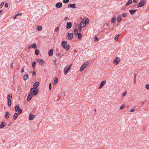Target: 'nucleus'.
<instances>
[{
  "label": "nucleus",
  "mask_w": 149,
  "mask_h": 149,
  "mask_svg": "<svg viewBox=\"0 0 149 149\" xmlns=\"http://www.w3.org/2000/svg\"><path fill=\"white\" fill-rule=\"evenodd\" d=\"M13 63H12L11 64V69L13 68Z\"/></svg>",
  "instance_id": "nucleus-60"
},
{
  "label": "nucleus",
  "mask_w": 149,
  "mask_h": 149,
  "mask_svg": "<svg viewBox=\"0 0 149 149\" xmlns=\"http://www.w3.org/2000/svg\"><path fill=\"white\" fill-rule=\"evenodd\" d=\"M6 123L4 122H1L0 125V127L1 128H3L4 127V125Z\"/></svg>",
  "instance_id": "nucleus-22"
},
{
  "label": "nucleus",
  "mask_w": 149,
  "mask_h": 149,
  "mask_svg": "<svg viewBox=\"0 0 149 149\" xmlns=\"http://www.w3.org/2000/svg\"><path fill=\"white\" fill-rule=\"evenodd\" d=\"M72 65V64H71L70 66H67L64 68V73L65 75L70 70Z\"/></svg>",
  "instance_id": "nucleus-2"
},
{
  "label": "nucleus",
  "mask_w": 149,
  "mask_h": 149,
  "mask_svg": "<svg viewBox=\"0 0 149 149\" xmlns=\"http://www.w3.org/2000/svg\"><path fill=\"white\" fill-rule=\"evenodd\" d=\"M11 100H8V104L9 107H10L11 106Z\"/></svg>",
  "instance_id": "nucleus-37"
},
{
  "label": "nucleus",
  "mask_w": 149,
  "mask_h": 149,
  "mask_svg": "<svg viewBox=\"0 0 149 149\" xmlns=\"http://www.w3.org/2000/svg\"><path fill=\"white\" fill-rule=\"evenodd\" d=\"M39 63L40 65H43L44 64V61L42 59H41L39 61Z\"/></svg>",
  "instance_id": "nucleus-28"
},
{
  "label": "nucleus",
  "mask_w": 149,
  "mask_h": 149,
  "mask_svg": "<svg viewBox=\"0 0 149 149\" xmlns=\"http://www.w3.org/2000/svg\"><path fill=\"white\" fill-rule=\"evenodd\" d=\"M120 61V59L118 57H116L113 61V63L116 65L119 64Z\"/></svg>",
  "instance_id": "nucleus-3"
},
{
  "label": "nucleus",
  "mask_w": 149,
  "mask_h": 149,
  "mask_svg": "<svg viewBox=\"0 0 149 149\" xmlns=\"http://www.w3.org/2000/svg\"><path fill=\"white\" fill-rule=\"evenodd\" d=\"M8 3H6L5 4V6L6 8H7L8 7Z\"/></svg>",
  "instance_id": "nucleus-55"
},
{
  "label": "nucleus",
  "mask_w": 149,
  "mask_h": 149,
  "mask_svg": "<svg viewBox=\"0 0 149 149\" xmlns=\"http://www.w3.org/2000/svg\"><path fill=\"white\" fill-rule=\"evenodd\" d=\"M81 26H79L78 28V30L79 32H81Z\"/></svg>",
  "instance_id": "nucleus-48"
},
{
  "label": "nucleus",
  "mask_w": 149,
  "mask_h": 149,
  "mask_svg": "<svg viewBox=\"0 0 149 149\" xmlns=\"http://www.w3.org/2000/svg\"><path fill=\"white\" fill-rule=\"evenodd\" d=\"M4 4V2H3L1 3L0 5V8H1L3 6Z\"/></svg>",
  "instance_id": "nucleus-42"
},
{
  "label": "nucleus",
  "mask_w": 149,
  "mask_h": 149,
  "mask_svg": "<svg viewBox=\"0 0 149 149\" xmlns=\"http://www.w3.org/2000/svg\"><path fill=\"white\" fill-rule=\"evenodd\" d=\"M32 75L33 76H35L36 75V72L35 70H33L32 73Z\"/></svg>",
  "instance_id": "nucleus-47"
},
{
  "label": "nucleus",
  "mask_w": 149,
  "mask_h": 149,
  "mask_svg": "<svg viewBox=\"0 0 149 149\" xmlns=\"http://www.w3.org/2000/svg\"><path fill=\"white\" fill-rule=\"evenodd\" d=\"M39 83L38 81L35 82L33 86V88L34 89L37 88V87L39 86Z\"/></svg>",
  "instance_id": "nucleus-10"
},
{
  "label": "nucleus",
  "mask_w": 149,
  "mask_h": 149,
  "mask_svg": "<svg viewBox=\"0 0 149 149\" xmlns=\"http://www.w3.org/2000/svg\"><path fill=\"white\" fill-rule=\"evenodd\" d=\"M36 62L35 61L33 62L32 63V66L33 67V69H35V67L36 65Z\"/></svg>",
  "instance_id": "nucleus-35"
},
{
  "label": "nucleus",
  "mask_w": 149,
  "mask_h": 149,
  "mask_svg": "<svg viewBox=\"0 0 149 149\" xmlns=\"http://www.w3.org/2000/svg\"><path fill=\"white\" fill-rule=\"evenodd\" d=\"M106 81L105 80H104L102 81L100 84V86L99 87V89H101L106 84Z\"/></svg>",
  "instance_id": "nucleus-8"
},
{
  "label": "nucleus",
  "mask_w": 149,
  "mask_h": 149,
  "mask_svg": "<svg viewBox=\"0 0 149 149\" xmlns=\"http://www.w3.org/2000/svg\"><path fill=\"white\" fill-rule=\"evenodd\" d=\"M34 116L35 115H32L31 113H30L29 118V120H32Z\"/></svg>",
  "instance_id": "nucleus-17"
},
{
  "label": "nucleus",
  "mask_w": 149,
  "mask_h": 149,
  "mask_svg": "<svg viewBox=\"0 0 149 149\" xmlns=\"http://www.w3.org/2000/svg\"><path fill=\"white\" fill-rule=\"evenodd\" d=\"M125 107V104H123L120 107V109H123V108H124Z\"/></svg>",
  "instance_id": "nucleus-46"
},
{
  "label": "nucleus",
  "mask_w": 149,
  "mask_h": 149,
  "mask_svg": "<svg viewBox=\"0 0 149 149\" xmlns=\"http://www.w3.org/2000/svg\"><path fill=\"white\" fill-rule=\"evenodd\" d=\"M126 95V92H125L124 93H123L122 94V96L123 97H124Z\"/></svg>",
  "instance_id": "nucleus-50"
},
{
  "label": "nucleus",
  "mask_w": 149,
  "mask_h": 149,
  "mask_svg": "<svg viewBox=\"0 0 149 149\" xmlns=\"http://www.w3.org/2000/svg\"><path fill=\"white\" fill-rule=\"evenodd\" d=\"M94 40L95 41H97L98 40V39L97 37L96 36H95L94 37Z\"/></svg>",
  "instance_id": "nucleus-39"
},
{
  "label": "nucleus",
  "mask_w": 149,
  "mask_h": 149,
  "mask_svg": "<svg viewBox=\"0 0 149 149\" xmlns=\"http://www.w3.org/2000/svg\"><path fill=\"white\" fill-rule=\"evenodd\" d=\"M86 24L84 22V20H82L80 24V26H81L82 27H84L86 26Z\"/></svg>",
  "instance_id": "nucleus-12"
},
{
  "label": "nucleus",
  "mask_w": 149,
  "mask_h": 149,
  "mask_svg": "<svg viewBox=\"0 0 149 149\" xmlns=\"http://www.w3.org/2000/svg\"><path fill=\"white\" fill-rule=\"evenodd\" d=\"M67 42L65 41H63L62 42V47H65V46L67 44Z\"/></svg>",
  "instance_id": "nucleus-23"
},
{
  "label": "nucleus",
  "mask_w": 149,
  "mask_h": 149,
  "mask_svg": "<svg viewBox=\"0 0 149 149\" xmlns=\"http://www.w3.org/2000/svg\"><path fill=\"white\" fill-rule=\"evenodd\" d=\"M20 15V14H18L17 15H16L15 16H14L13 17V19H16V17H17V16H18V15Z\"/></svg>",
  "instance_id": "nucleus-45"
},
{
  "label": "nucleus",
  "mask_w": 149,
  "mask_h": 149,
  "mask_svg": "<svg viewBox=\"0 0 149 149\" xmlns=\"http://www.w3.org/2000/svg\"><path fill=\"white\" fill-rule=\"evenodd\" d=\"M78 33V29L76 27H75L74 31V35L76 36Z\"/></svg>",
  "instance_id": "nucleus-16"
},
{
  "label": "nucleus",
  "mask_w": 149,
  "mask_h": 149,
  "mask_svg": "<svg viewBox=\"0 0 149 149\" xmlns=\"http://www.w3.org/2000/svg\"><path fill=\"white\" fill-rule=\"evenodd\" d=\"M63 5V4L61 2H58L55 5V6L58 8H61Z\"/></svg>",
  "instance_id": "nucleus-9"
},
{
  "label": "nucleus",
  "mask_w": 149,
  "mask_h": 149,
  "mask_svg": "<svg viewBox=\"0 0 149 149\" xmlns=\"http://www.w3.org/2000/svg\"><path fill=\"white\" fill-rule=\"evenodd\" d=\"M84 22L86 24L88 23L89 22V19L88 18H86L85 19V20L84 21Z\"/></svg>",
  "instance_id": "nucleus-34"
},
{
  "label": "nucleus",
  "mask_w": 149,
  "mask_h": 149,
  "mask_svg": "<svg viewBox=\"0 0 149 149\" xmlns=\"http://www.w3.org/2000/svg\"><path fill=\"white\" fill-rule=\"evenodd\" d=\"M57 61V59L56 58L54 59L53 61L54 64L56 66L57 65V64L56 63V62Z\"/></svg>",
  "instance_id": "nucleus-38"
},
{
  "label": "nucleus",
  "mask_w": 149,
  "mask_h": 149,
  "mask_svg": "<svg viewBox=\"0 0 149 149\" xmlns=\"http://www.w3.org/2000/svg\"><path fill=\"white\" fill-rule=\"evenodd\" d=\"M72 26V23L71 22H67V23L66 29L67 30L70 29L71 28Z\"/></svg>",
  "instance_id": "nucleus-6"
},
{
  "label": "nucleus",
  "mask_w": 149,
  "mask_h": 149,
  "mask_svg": "<svg viewBox=\"0 0 149 149\" xmlns=\"http://www.w3.org/2000/svg\"><path fill=\"white\" fill-rule=\"evenodd\" d=\"M88 62H85L81 66H82L84 69L85 68H86L88 65Z\"/></svg>",
  "instance_id": "nucleus-19"
},
{
  "label": "nucleus",
  "mask_w": 149,
  "mask_h": 149,
  "mask_svg": "<svg viewBox=\"0 0 149 149\" xmlns=\"http://www.w3.org/2000/svg\"><path fill=\"white\" fill-rule=\"evenodd\" d=\"M127 6H124V7H123L122 8L121 10H124L126 8Z\"/></svg>",
  "instance_id": "nucleus-54"
},
{
  "label": "nucleus",
  "mask_w": 149,
  "mask_h": 149,
  "mask_svg": "<svg viewBox=\"0 0 149 149\" xmlns=\"http://www.w3.org/2000/svg\"><path fill=\"white\" fill-rule=\"evenodd\" d=\"M69 1V0H63V3H66Z\"/></svg>",
  "instance_id": "nucleus-44"
},
{
  "label": "nucleus",
  "mask_w": 149,
  "mask_h": 149,
  "mask_svg": "<svg viewBox=\"0 0 149 149\" xmlns=\"http://www.w3.org/2000/svg\"><path fill=\"white\" fill-rule=\"evenodd\" d=\"M33 96V95L31 93H29L28 95L27 98V100L28 101H29Z\"/></svg>",
  "instance_id": "nucleus-11"
},
{
  "label": "nucleus",
  "mask_w": 149,
  "mask_h": 149,
  "mask_svg": "<svg viewBox=\"0 0 149 149\" xmlns=\"http://www.w3.org/2000/svg\"><path fill=\"white\" fill-rule=\"evenodd\" d=\"M53 49H50L48 52V54L50 56H52L53 55Z\"/></svg>",
  "instance_id": "nucleus-13"
},
{
  "label": "nucleus",
  "mask_w": 149,
  "mask_h": 149,
  "mask_svg": "<svg viewBox=\"0 0 149 149\" xmlns=\"http://www.w3.org/2000/svg\"><path fill=\"white\" fill-rule=\"evenodd\" d=\"M24 69L23 68H22V70H21V72H22L23 73L24 71Z\"/></svg>",
  "instance_id": "nucleus-57"
},
{
  "label": "nucleus",
  "mask_w": 149,
  "mask_h": 149,
  "mask_svg": "<svg viewBox=\"0 0 149 149\" xmlns=\"http://www.w3.org/2000/svg\"><path fill=\"white\" fill-rule=\"evenodd\" d=\"M32 47L34 49H36L37 48V45L36 43H33L32 45H31Z\"/></svg>",
  "instance_id": "nucleus-36"
},
{
  "label": "nucleus",
  "mask_w": 149,
  "mask_h": 149,
  "mask_svg": "<svg viewBox=\"0 0 149 149\" xmlns=\"http://www.w3.org/2000/svg\"><path fill=\"white\" fill-rule=\"evenodd\" d=\"M63 48L65 49L66 50H68L69 49L70 47L69 45L66 44L65 47Z\"/></svg>",
  "instance_id": "nucleus-25"
},
{
  "label": "nucleus",
  "mask_w": 149,
  "mask_h": 149,
  "mask_svg": "<svg viewBox=\"0 0 149 149\" xmlns=\"http://www.w3.org/2000/svg\"><path fill=\"white\" fill-rule=\"evenodd\" d=\"M38 88L34 89L33 88H31L30 89V92L31 94L34 95H36L38 94L39 92Z\"/></svg>",
  "instance_id": "nucleus-1"
},
{
  "label": "nucleus",
  "mask_w": 149,
  "mask_h": 149,
  "mask_svg": "<svg viewBox=\"0 0 149 149\" xmlns=\"http://www.w3.org/2000/svg\"><path fill=\"white\" fill-rule=\"evenodd\" d=\"M18 116V114L17 113H15L13 117V118L14 120H16Z\"/></svg>",
  "instance_id": "nucleus-20"
},
{
  "label": "nucleus",
  "mask_w": 149,
  "mask_h": 149,
  "mask_svg": "<svg viewBox=\"0 0 149 149\" xmlns=\"http://www.w3.org/2000/svg\"><path fill=\"white\" fill-rule=\"evenodd\" d=\"M146 1L144 0L141 1L137 5V7H141L144 6L145 4Z\"/></svg>",
  "instance_id": "nucleus-5"
},
{
  "label": "nucleus",
  "mask_w": 149,
  "mask_h": 149,
  "mask_svg": "<svg viewBox=\"0 0 149 149\" xmlns=\"http://www.w3.org/2000/svg\"><path fill=\"white\" fill-rule=\"evenodd\" d=\"M78 38L79 39H81V37H82V35L80 33H78L77 34Z\"/></svg>",
  "instance_id": "nucleus-31"
},
{
  "label": "nucleus",
  "mask_w": 149,
  "mask_h": 149,
  "mask_svg": "<svg viewBox=\"0 0 149 149\" xmlns=\"http://www.w3.org/2000/svg\"><path fill=\"white\" fill-rule=\"evenodd\" d=\"M122 15L123 17H125L127 16V14L126 13H123Z\"/></svg>",
  "instance_id": "nucleus-43"
},
{
  "label": "nucleus",
  "mask_w": 149,
  "mask_h": 149,
  "mask_svg": "<svg viewBox=\"0 0 149 149\" xmlns=\"http://www.w3.org/2000/svg\"><path fill=\"white\" fill-rule=\"evenodd\" d=\"M28 74H25V75H24V76L23 77L24 79V80H26L28 78Z\"/></svg>",
  "instance_id": "nucleus-29"
},
{
  "label": "nucleus",
  "mask_w": 149,
  "mask_h": 149,
  "mask_svg": "<svg viewBox=\"0 0 149 149\" xmlns=\"http://www.w3.org/2000/svg\"><path fill=\"white\" fill-rule=\"evenodd\" d=\"M134 109H132L130 110V112H132L134 111Z\"/></svg>",
  "instance_id": "nucleus-56"
},
{
  "label": "nucleus",
  "mask_w": 149,
  "mask_h": 149,
  "mask_svg": "<svg viewBox=\"0 0 149 149\" xmlns=\"http://www.w3.org/2000/svg\"><path fill=\"white\" fill-rule=\"evenodd\" d=\"M134 79H136V74L135 73L134 74Z\"/></svg>",
  "instance_id": "nucleus-58"
},
{
  "label": "nucleus",
  "mask_w": 149,
  "mask_h": 149,
  "mask_svg": "<svg viewBox=\"0 0 149 149\" xmlns=\"http://www.w3.org/2000/svg\"><path fill=\"white\" fill-rule=\"evenodd\" d=\"M58 79L57 78H56L55 79L54 83V85H56L57 83L58 82Z\"/></svg>",
  "instance_id": "nucleus-30"
},
{
  "label": "nucleus",
  "mask_w": 149,
  "mask_h": 149,
  "mask_svg": "<svg viewBox=\"0 0 149 149\" xmlns=\"http://www.w3.org/2000/svg\"><path fill=\"white\" fill-rule=\"evenodd\" d=\"M137 11V10H129L130 14L131 15H133Z\"/></svg>",
  "instance_id": "nucleus-14"
},
{
  "label": "nucleus",
  "mask_w": 149,
  "mask_h": 149,
  "mask_svg": "<svg viewBox=\"0 0 149 149\" xmlns=\"http://www.w3.org/2000/svg\"><path fill=\"white\" fill-rule=\"evenodd\" d=\"M40 59H37L36 60V61H37V62H39V61H40Z\"/></svg>",
  "instance_id": "nucleus-59"
},
{
  "label": "nucleus",
  "mask_w": 149,
  "mask_h": 149,
  "mask_svg": "<svg viewBox=\"0 0 149 149\" xmlns=\"http://www.w3.org/2000/svg\"><path fill=\"white\" fill-rule=\"evenodd\" d=\"M37 30L38 31H41L42 29V26L38 25L37 26Z\"/></svg>",
  "instance_id": "nucleus-18"
},
{
  "label": "nucleus",
  "mask_w": 149,
  "mask_h": 149,
  "mask_svg": "<svg viewBox=\"0 0 149 149\" xmlns=\"http://www.w3.org/2000/svg\"><path fill=\"white\" fill-rule=\"evenodd\" d=\"M52 88V84L51 83H50L49 84V89L50 90H51V89Z\"/></svg>",
  "instance_id": "nucleus-51"
},
{
  "label": "nucleus",
  "mask_w": 149,
  "mask_h": 149,
  "mask_svg": "<svg viewBox=\"0 0 149 149\" xmlns=\"http://www.w3.org/2000/svg\"><path fill=\"white\" fill-rule=\"evenodd\" d=\"M116 18V17H113L112 19L111 22L112 23H114L115 22Z\"/></svg>",
  "instance_id": "nucleus-33"
},
{
  "label": "nucleus",
  "mask_w": 149,
  "mask_h": 149,
  "mask_svg": "<svg viewBox=\"0 0 149 149\" xmlns=\"http://www.w3.org/2000/svg\"><path fill=\"white\" fill-rule=\"evenodd\" d=\"M59 30V27H57L55 29V31H56L57 32Z\"/></svg>",
  "instance_id": "nucleus-53"
},
{
  "label": "nucleus",
  "mask_w": 149,
  "mask_h": 149,
  "mask_svg": "<svg viewBox=\"0 0 149 149\" xmlns=\"http://www.w3.org/2000/svg\"><path fill=\"white\" fill-rule=\"evenodd\" d=\"M75 3H74L73 4H68V6L71 8H75Z\"/></svg>",
  "instance_id": "nucleus-15"
},
{
  "label": "nucleus",
  "mask_w": 149,
  "mask_h": 149,
  "mask_svg": "<svg viewBox=\"0 0 149 149\" xmlns=\"http://www.w3.org/2000/svg\"><path fill=\"white\" fill-rule=\"evenodd\" d=\"M68 19H69V18L67 17H65L64 20H65Z\"/></svg>",
  "instance_id": "nucleus-61"
},
{
  "label": "nucleus",
  "mask_w": 149,
  "mask_h": 149,
  "mask_svg": "<svg viewBox=\"0 0 149 149\" xmlns=\"http://www.w3.org/2000/svg\"><path fill=\"white\" fill-rule=\"evenodd\" d=\"M84 68H83V67L81 66V68L79 70V71L81 72L84 70Z\"/></svg>",
  "instance_id": "nucleus-49"
},
{
  "label": "nucleus",
  "mask_w": 149,
  "mask_h": 149,
  "mask_svg": "<svg viewBox=\"0 0 149 149\" xmlns=\"http://www.w3.org/2000/svg\"><path fill=\"white\" fill-rule=\"evenodd\" d=\"M35 53L36 55H38L39 53V52L38 49H36L35 51Z\"/></svg>",
  "instance_id": "nucleus-41"
},
{
  "label": "nucleus",
  "mask_w": 149,
  "mask_h": 149,
  "mask_svg": "<svg viewBox=\"0 0 149 149\" xmlns=\"http://www.w3.org/2000/svg\"><path fill=\"white\" fill-rule=\"evenodd\" d=\"M136 79H134V84H136Z\"/></svg>",
  "instance_id": "nucleus-64"
},
{
  "label": "nucleus",
  "mask_w": 149,
  "mask_h": 149,
  "mask_svg": "<svg viewBox=\"0 0 149 149\" xmlns=\"http://www.w3.org/2000/svg\"><path fill=\"white\" fill-rule=\"evenodd\" d=\"M68 38V39L71 40L73 37V34L72 33H68L67 35Z\"/></svg>",
  "instance_id": "nucleus-7"
},
{
  "label": "nucleus",
  "mask_w": 149,
  "mask_h": 149,
  "mask_svg": "<svg viewBox=\"0 0 149 149\" xmlns=\"http://www.w3.org/2000/svg\"><path fill=\"white\" fill-rule=\"evenodd\" d=\"M12 98V95L11 94H9L8 95L7 97V99L8 100H11V99Z\"/></svg>",
  "instance_id": "nucleus-27"
},
{
  "label": "nucleus",
  "mask_w": 149,
  "mask_h": 149,
  "mask_svg": "<svg viewBox=\"0 0 149 149\" xmlns=\"http://www.w3.org/2000/svg\"><path fill=\"white\" fill-rule=\"evenodd\" d=\"M121 20V17L120 15H118L117 17V22L119 23Z\"/></svg>",
  "instance_id": "nucleus-21"
},
{
  "label": "nucleus",
  "mask_w": 149,
  "mask_h": 149,
  "mask_svg": "<svg viewBox=\"0 0 149 149\" xmlns=\"http://www.w3.org/2000/svg\"><path fill=\"white\" fill-rule=\"evenodd\" d=\"M132 0H129V1H128L127 2V3H126V6H128V5H130V4L131 3H132Z\"/></svg>",
  "instance_id": "nucleus-32"
},
{
  "label": "nucleus",
  "mask_w": 149,
  "mask_h": 149,
  "mask_svg": "<svg viewBox=\"0 0 149 149\" xmlns=\"http://www.w3.org/2000/svg\"><path fill=\"white\" fill-rule=\"evenodd\" d=\"M146 87L147 89H149V84H146Z\"/></svg>",
  "instance_id": "nucleus-52"
},
{
  "label": "nucleus",
  "mask_w": 149,
  "mask_h": 149,
  "mask_svg": "<svg viewBox=\"0 0 149 149\" xmlns=\"http://www.w3.org/2000/svg\"><path fill=\"white\" fill-rule=\"evenodd\" d=\"M119 36V34L117 35L115 38L114 40L116 41L118 40Z\"/></svg>",
  "instance_id": "nucleus-40"
},
{
  "label": "nucleus",
  "mask_w": 149,
  "mask_h": 149,
  "mask_svg": "<svg viewBox=\"0 0 149 149\" xmlns=\"http://www.w3.org/2000/svg\"><path fill=\"white\" fill-rule=\"evenodd\" d=\"M31 47H32V46H31V45L29 46V47H28V48H29V49H30L31 48Z\"/></svg>",
  "instance_id": "nucleus-63"
},
{
  "label": "nucleus",
  "mask_w": 149,
  "mask_h": 149,
  "mask_svg": "<svg viewBox=\"0 0 149 149\" xmlns=\"http://www.w3.org/2000/svg\"><path fill=\"white\" fill-rule=\"evenodd\" d=\"M9 116L10 113L8 111L6 112L5 116V117L7 118H8L9 117Z\"/></svg>",
  "instance_id": "nucleus-26"
},
{
  "label": "nucleus",
  "mask_w": 149,
  "mask_h": 149,
  "mask_svg": "<svg viewBox=\"0 0 149 149\" xmlns=\"http://www.w3.org/2000/svg\"><path fill=\"white\" fill-rule=\"evenodd\" d=\"M15 111L18 113L20 114L22 112V109L19 108L18 105H17L15 106Z\"/></svg>",
  "instance_id": "nucleus-4"
},
{
  "label": "nucleus",
  "mask_w": 149,
  "mask_h": 149,
  "mask_svg": "<svg viewBox=\"0 0 149 149\" xmlns=\"http://www.w3.org/2000/svg\"><path fill=\"white\" fill-rule=\"evenodd\" d=\"M133 2L134 3H137V0H133Z\"/></svg>",
  "instance_id": "nucleus-62"
},
{
  "label": "nucleus",
  "mask_w": 149,
  "mask_h": 149,
  "mask_svg": "<svg viewBox=\"0 0 149 149\" xmlns=\"http://www.w3.org/2000/svg\"><path fill=\"white\" fill-rule=\"evenodd\" d=\"M56 54L58 56H59L60 58H61L62 56H64V54H63V55H62L61 53L58 52H56Z\"/></svg>",
  "instance_id": "nucleus-24"
}]
</instances>
